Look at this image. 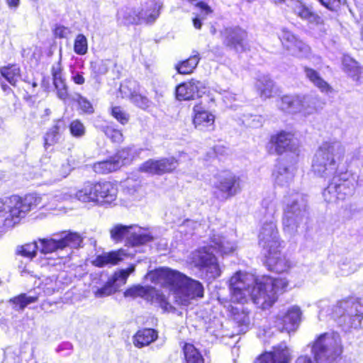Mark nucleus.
Returning <instances> with one entry per match:
<instances>
[{
	"mask_svg": "<svg viewBox=\"0 0 363 363\" xmlns=\"http://www.w3.org/2000/svg\"><path fill=\"white\" fill-rule=\"evenodd\" d=\"M289 285L286 278L263 276L255 278L252 274L237 272L230 279V290L234 302L244 303L250 297L259 308L267 309L277 301L278 293Z\"/></svg>",
	"mask_w": 363,
	"mask_h": 363,
	"instance_id": "obj_2",
	"label": "nucleus"
},
{
	"mask_svg": "<svg viewBox=\"0 0 363 363\" xmlns=\"http://www.w3.org/2000/svg\"><path fill=\"white\" fill-rule=\"evenodd\" d=\"M342 344L337 333L320 335L311 345V352L316 363H334L342 353Z\"/></svg>",
	"mask_w": 363,
	"mask_h": 363,
	"instance_id": "obj_7",
	"label": "nucleus"
},
{
	"mask_svg": "<svg viewBox=\"0 0 363 363\" xmlns=\"http://www.w3.org/2000/svg\"><path fill=\"white\" fill-rule=\"evenodd\" d=\"M38 299L36 296H29L26 294H21L9 300V303L13 305V308L16 311H23L27 306L35 303Z\"/></svg>",
	"mask_w": 363,
	"mask_h": 363,
	"instance_id": "obj_39",
	"label": "nucleus"
},
{
	"mask_svg": "<svg viewBox=\"0 0 363 363\" xmlns=\"http://www.w3.org/2000/svg\"><path fill=\"white\" fill-rule=\"evenodd\" d=\"M271 270L277 273L287 272L291 266V262L282 255L280 249L272 253L265 254Z\"/></svg>",
	"mask_w": 363,
	"mask_h": 363,
	"instance_id": "obj_22",
	"label": "nucleus"
},
{
	"mask_svg": "<svg viewBox=\"0 0 363 363\" xmlns=\"http://www.w3.org/2000/svg\"><path fill=\"white\" fill-rule=\"evenodd\" d=\"M191 84L182 83L176 89V96L178 100H191L194 99V92L190 89Z\"/></svg>",
	"mask_w": 363,
	"mask_h": 363,
	"instance_id": "obj_48",
	"label": "nucleus"
},
{
	"mask_svg": "<svg viewBox=\"0 0 363 363\" xmlns=\"http://www.w3.org/2000/svg\"><path fill=\"white\" fill-rule=\"evenodd\" d=\"M345 154L343 145L340 141L334 140L323 143L313 157V173L324 178L333 177L332 181L323 191V196L328 203L345 200L354 193V180L348 179L347 173L337 172L339 164Z\"/></svg>",
	"mask_w": 363,
	"mask_h": 363,
	"instance_id": "obj_1",
	"label": "nucleus"
},
{
	"mask_svg": "<svg viewBox=\"0 0 363 363\" xmlns=\"http://www.w3.org/2000/svg\"><path fill=\"white\" fill-rule=\"evenodd\" d=\"M124 191L130 195H133L135 192L137 191L138 187L139 186L138 184L133 182V180L128 179L124 183Z\"/></svg>",
	"mask_w": 363,
	"mask_h": 363,
	"instance_id": "obj_61",
	"label": "nucleus"
},
{
	"mask_svg": "<svg viewBox=\"0 0 363 363\" xmlns=\"http://www.w3.org/2000/svg\"><path fill=\"white\" fill-rule=\"evenodd\" d=\"M162 174L174 171L178 166L177 160L173 157H163L158 160Z\"/></svg>",
	"mask_w": 363,
	"mask_h": 363,
	"instance_id": "obj_49",
	"label": "nucleus"
},
{
	"mask_svg": "<svg viewBox=\"0 0 363 363\" xmlns=\"http://www.w3.org/2000/svg\"><path fill=\"white\" fill-rule=\"evenodd\" d=\"M87 39L83 34L77 35L74 43V51L79 55H84L87 52Z\"/></svg>",
	"mask_w": 363,
	"mask_h": 363,
	"instance_id": "obj_51",
	"label": "nucleus"
},
{
	"mask_svg": "<svg viewBox=\"0 0 363 363\" xmlns=\"http://www.w3.org/2000/svg\"><path fill=\"white\" fill-rule=\"evenodd\" d=\"M301 95H285L277 101V106L281 111L288 113L300 112Z\"/></svg>",
	"mask_w": 363,
	"mask_h": 363,
	"instance_id": "obj_24",
	"label": "nucleus"
},
{
	"mask_svg": "<svg viewBox=\"0 0 363 363\" xmlns=\"http://www.w3.org/2000/svg\"><path fill=\"white\" fill-rule=\"evenodd\" d=\"M251 121H250V118L245 121L247 125L252 128H258L262 125V118L260 116H251Z\"/></svg>",
	"mask_w": 363,
	"mask_h": 363,
	"instance_id": "obj_63",
	"label": "nucleus"
},
{
	"mask_svg": "<svg viewBox=\"0 0 363 363\" xmlns=\"http://www.w3.org/2000/svg\"><path fill=\"white\" fill-rule=\"evenodd\" d=\"M152 239L153 237L149 232L134 225L128 237V242L133 246H138L150 242Z\"/></svg>",
	"mask_w": 363,
	"mask_h": 363,
	"instance_id": "obj_29",
	"label": "nucleus"
},
{
	"mask_svg": "<svg viewBox=\"0 0 363 363\" xmlns=\"http://www.w3.org/2000/svg\"><path fill=\"white\" fill-rule=\"evenodd\" d=\"M199 55V53H196L177 65L176 69L177 72L182 74H188L193 72L199 62L200 58Z\"/></svg>",
	"mask_w": 363,
	"mask_h": 363,
	"instance_id": "obj_40",
	"label": "nucleus"
},
{
	"mask_svg": "<svg viewBox=\"0 0 363 363\" xmlns=\"http://www.w3.org/2000/svg\"><path fill=\"white\" fill-rule=\"evenodd\" d=\"M322 5L331 11L337 10L342 4V0H319Z\"/></svg>",
	"mask_w": 363,
	"mask_h": 363,
	"instance_id": "obj_60",
	"label": "nucleus"
},
{
	"mask_svg": "<svg viewBox=\"0 0 363 363\" xmlns=\"http://www.w3.org/2000/svg\"><path fill=\"white\" fill-rule=\"evenodd\" d=\"M184 353L186 363H203L201 354L193 345L186 344Z\"/></svg>",
	"mask_w": 363,
	"mask_h": 363,
	"instance_id": "obj_42",
	"label": "nucleus"
},
{
	"mask_svg": "<svg viewBox=\"0 0 363 363\" xmlns=\"http://www.w3.org/2000/svg\"><path fill=\"white\" fill-rule=\"evenodd\" d=\"M283 227L285 233L294 235L306 216L307 199L298 192H293L284 197Z\"/></svg>",
	"mask_w": 363,
	"mask_h": 363,
	"instance_id": "obj_6",
	"label": "nucleus"
},
{
	"mask_svg": "<svg viewBox=\"0 0 363 363\" xmlns=\"http://www.w3.org/2000/svg\"><path fill=\"white\" fill-rule=\"evenodd\" d=\"M271 141L274 144L278 154H282L286 150L294 151L296 150V139L290 133L281 132L277 135L272 136Z\"/></svg>",
	"mask_w": 363,
	"mask_h": 363,
	"instance_id": "obj_21",
	"label": "nucleus"
},
{
	"mask_svg": "<svg viewBox=\"0 0 363 363\" xmlns=\"http://www.w3.org/2000/svg\"><path fill=\"white\" fill-rule=\"evenodd\" d=\"M92 71L96 75L105 74L108 70V65L106 61L101 60L91 63Z\"/></svg>",
	"mask_w": 363,
	"mask_h": 363,
	"instance_id": "obj_56",
	"label": "nucleus"
},
{
	"mask_svg": "<svg viewBox=\"0 0 363 363\" xmlns=\"http://www.w3.org/2000/svg\"><path fill=\"white\" fill-rule=\"evenodd\" d=\"M145 4V10L143 7L137 9L130 7L121 9L117 13L118 21L125 25L154 23L160 16L162 4L152 0Z\"/></svg>",
	"mask_w": 363,
	"mask_h": 363,
	"instance_id": "obj_8",
	"label": "nucleus"
},
{
	"mask_svg": "<svg viewBox=\"0 0 363 363\" xmlns=\"http://www.w3.org/2000/svg\"><path fill=\"white\" fill-rule=\"evenodd\" d=\"M303 71L306 77L322 93L329 94L333 91L332 86L322 78L318 72L308 67H304Z\"/></svg>",
	"mask_w": 363,
	"mask_h": 363,
	"instance_id": "obj_26",
	"label": "nucleus"
},
{
	"mask_svg": "<svg viewBox=\"0 0 363 363\" xmlns=\"http://www.w3.org/2000/svg\"><path fill=\"white\" fill-rule=\"evenodd\" d=\"M237 245L234 240H232L218 234H213L210 238L208 247L199 248L191 252L190 260L196 267L205 272L208 280L215 279L220 275V269L217 259L213 254L211 249L223 255L234 252Z\"/></svg>",
	"mask_w": 363,
	"mask_h": 363,
	"instance_id": "obj_4",
	"label": "nucleus"
},
{
	"mask_svg": "<svg viewBox=\"0 0 363 363\" xmlns=\"http://www.w3.org/2000/svg\"><path fill=\"white\" fill-rule=\"evenodd\" d=\"M340 314L339 323L349 328H357L363 317V305L359 301H344L335 311Z\"/></svg>",
	"mask_w": 363,
	"mask_h": 363,
	"instance_id": "obj_11",
	"label": "nucleus"
},
{
	"mask_svg": "<svg viewBox=\"0 0 363 363\" xmlns=\"http://www.w3.org/2000/svg\"><path fill=\"white\" fill-rule=\"evenodd\" d=\"M135 271V266L131 265L127 269H121L114 273L101 288L94 286L93 293L96 298H103L114 294L126 283L128 276Z\"/></svg>",
	"mask_w": 363,
	"mask_h": 363,
	"instance_id": "obj_12",
	"label": "nucleus"
},
{
	"mask_svg": "<svg viewBox=\"0 0 363 363\" xmlns=\"http://www.w3.org/2000/svg\"><path fill=\"white\" fill-rule=\"evenodd\" d=\"M140 171L150 174L162 175L158 160L150 159L140 167Z\"/></svg>",
	"mask_w": 363,
	"mask_h": 363,
	"instance_id": "obj_47",
	"label": "nucleus"
},
{
	"mask_svg": "<svg viewBox=\"0 0 363 363\" xmlns=\"http://www.w3.org/2000/svg\"><path fill=\"white\" fill-rule=\"evenodd\" d=\"M45 206L43 197L35 194H27L23 198L13 195L0 200V216H6L1 232L12 228L30 211Z\"/></svg>",
	"mask_w": 363,
	"mask_h": 363,
	"instance_id": "obj_5",
	"label": "nucleus"
},
{
	"mask_svg": "<svg viewBox=\"0 0 363 363\" xmlns=\"http://www.w3.org/2000/svg\"><path fill=\"white\" fill-rule=\"evenodd\" d=\"M133 150L130 147L121 149L112 157L114 160H118L120 162V167L128 163L132 160Z\"/></svg>",
	"mask_w": 363,
	"mask_h": 363,
	"instance_id": "obj_53",
	"label": "nucleus"
},
{
	"mask_svg": "<svg viewBox=\"0 0 363 363\" xmlns=\"http://www.w3.org/2000/svg\"><path fill=\"white\" fill-rule=\"evenodd\" d=\"M300 112L304 115H309L316 111L319 107L320 100L317 96L303 95L301 96Z\"/></svg>",
	"mask_w": 363,
	"mask_h": 363,
	"instance_id": "obj_34",
	"label": "nucleus"
},
{
	"mask_svg": "<svg viewBox=\"0 0 363 363\" xmlns=\"http://www.w3.org/2000/svg\"><path fill=\"white\" fill-rule=\"evenodd\" d=\"M193 111V123L196 129L202 131L213 130L215 116L211 113L205 110L201 104L195 105Z\"/></svg>",
	"mask_w": 363,
	"mask_h": 363,
	"instance_id": "obj_18",
	"label": "nucleus"
},
{
	"mask_svg": "<svg viewBox=\"0 0 363 363\" xmlns=\"http://www.w3.org/2000/svg\"><path fill=\"white\" fill-rule=\"evenodd\" d=\"M342 67L346 72L354 81H358L362 74V67L359 63L349 55L342 57Z\"/></svg>",
	"mask_w": 363,
	"mask_h": 363,
	"instance_id": "obj_32",
	"label": "nucleus"
},
{
	"mask_svg": "<svg viewBox=\"0 0 363 363\" xmlns=\"http://www.w3.org/2000/svg\"><path fill=\"white\" fill-rule=\"evenodd\" d=\"M255 86L260 97L264 99L272 97L274 92V82L268 76H261L257 80Z\"/></svg>",
	"mask_w": 363,
	"mask_h": 363,
	"instance_id": "obj_30",
	"label": "nucleus"
},
{
	"mask_svg": "<svg viewBox=\"0 0 363 363\" xmlns=\"http://www.w3.org/2000/svg\"><path fill=\"white\" fill-rule=\"evenodd\" d=\"M187 84L191 85L190 89L194 92V98L196 96L201 97V94L206 91V83L203 81L191 79L187 82Z\"/></svg>",
	"mask_w": 363,
	"mask_h": 363,
	"instance_id": "obj_54",
	"label": "nucleus"
},
{
	"mask_svg": "<svg viewBox=\"0 0 363 363\" xmlns=\"http://www.w3.org/2000/svg\"><path fill=\"white\" fill-rule=\"evenodd\" d=\"M282 3H285L287 6L290 7L295 15L303 21H306L309 23L313 25H319L322 23V18L317 13L313 12L311 7L306 6L301 0H286Z\"/></svg>",
	"mask_w": 363,
	"mask_h": 363,
	"instance_id": "obj_17",
	"label": "nucleus"
},
{
	"mask_svg": "<svg viewBox=\"0 0 363 363\" xmlns=\"http://www.w3.org/2000/svg\"><path fill=\"white\" fill-rule=\"evenodd\" d=\"M294 171L293 165H289L284 161L279 162L273 172L275 183L281 186H288L294 179Z\"/></svg>",
	"mask_w": 363,
	"mask_h": 363,
	"instance_id": "obj_20",
	"label": "nucleus"
},
{
	"mask_svg": "<svg viewBox=\"0 0 363 363\" xmlns=\"http://www.w3.org/2000/svg\"><path fill=\"white\" fill-rule=\"evenodd\" d=\"M196 6L201 10V13L203 16H208L213 12L211 8L205 2L199 1L196 4Z\"/></svg>",
	"mask_w": 363,
	"mask_h": 363,
	"instance_id": "obj_64",
	"label": "nucleus"
},
{
	"mask_svg": "<svg viewBox=\"0 0 363 363\" xmlns=\"http://www.w3.org/2000/svg\"><path fill=\"white\" fill-rule=\"evenodd\" d=\"M156 301L160 303L161 308H162L165 311H170L173 308V307L169 304L167 298L164 295L156 293Z\"/></svg>",
	"mask_w": 363,
	"mask_h": 363,
	"instance_id": "obj_59",
	"label": "nucleus"
},
{
	"mask_svg": "<svg viewBox=\"0 0 363 363\" xmlns=\"http://www.w3.org/2000/svg\"><path fill=\"white\" fill-rule=\"evenodd\" d=\"M52 75L58 98L62 100L67 99L68 97V87L66 84V80L63 77L62 69L60 62L52 66Z\"/></svg>",
	"mask_w": 363,
	"mask_h": 363,
	"instance_id": "obj_23",
	"label": "nucleus"
},
{
	"mask_svg": "<svg viewBox=\"0 0 363 363\" xmlns=\"http://www.w3.org/2000/svg\"><path fill=\"white\" fill-rule=\"evenodd\" d=\"M82 237L77 233L63 232L55 238L38 240L39 252L43 255L59 253L67 247L77 248L81 247Z\"/></svg>",
	"mask_w": 363,
	"mask_h": 363,
	"instance_id": "obj_9",
	"label": "nucleus"
},
{
	"mask_svg": "<svg viewBox=\"0 0 363 363\" xmlns=\"http://www.w3.org/2000/svg\"><path fill=\"white\" fill-rule=\"evenodd\" d=\"M259 245L265 251V254L281 248L277 225L272 219L263 223L259 234Z\"/></svg>",
	"mask_w": 363,
	"mask_h": 363,
	"instance_id": "obj_13",
	"label": "nucleus"
},
{
	"mask_svg": "<svg viewBox=\"0 0 363 363\" xmlns=\"http://www.w3.org/2000/svg\"><path fill=\"white\" fill-rule=\"evenodd\" d=\"M130 85V82L121 85L120 92L122 95V97L130 99L132 103L143 109L148 108L150 104L149 99L147 97L136 93L135 91H132L129 89Z\"/></svg>",
	"mask_w": 363,
	"mask_h": 363,
	"instance_id": "obj_25",
	"label": "nucleus"
},
{
	"mask_svg": "<svg viewBox=\"0 0 363 363\" xmlns=\"http://www.w3.org/2000/svg\"><path fill=\"white\" fill-rule=\"evenodd\" d=\"M289 52L297 57L308 58L311 55V49L308 45L298 38Z\"/></svg>",
	"mask_w": 363,
	"mask_h": 363,
	"instance_id": "obj_43",
	"label": "nucleus"
},
{
	"mask_svg": "<svg viewBox=\"0 0 363 363\" xmlns=\"http://www.w3.org/2000/svg\"><path fill=\"white\" fill-rule=\"evenodd\" d=\"M340 267L342 272V275L347 276L356 272L358 269V265L354 262L348 261L347 262H342Z\"/></svg>",
	"mask_w": 363,
	"mask_h": 363,
	"instance_id": "obj_58",
	"label": "nucleus"
},
{
	"mask_svg": "<svg viewBox=\"0 0 363 363\" xmlns=\"http://www.w3.org/2000/svg\"><path fill=\"white\" fill-rule=\"evenodd\" d=\"M100 130L106 136L111 139L113 143H120L123 140V135L120 130L116 129L112 125H104L100 126Z\"/></svg>",
	"mask_w": 363,
	"mask_h": 363,
	"instance_id": "obj_45",
	"label": "nucleus"
},
{
	"mask_svg": "<svg viewBox=\"0 0 363 363\" xmlns=\"http://www.w3.org/2000/svg\"><path fill=\"white\" fill-rule=\"evenodd\" d=\"M225 45L237 52L243 51L247 32L239 26L227 27L220 32Z\"/></svg>",
	"mask_w": 363,
	"mask_h": 363,
	"instance_id": "obj_14",
	"label": "nucleus"
},
{
	"mask_svg": "<svg viewBox=\"0 0 363 363\" xmlns=\"http://www.w3.org/2000/svg\"><path fill=\"white\" fill-rule=\"evenodd\" d=\"M213 182L216 196L225 201L241 191V179L240 177L229 171L218 174Z\"/></svg>",
	"mask_w": 363,
	"mask_h": 363,
	"instance_id": "obj_10",
	"label": "nucleus"
},
{
	"mask_svg": "<svg viewBox=\"0 0 363 363\" xmlns=\"http://www.w3.org/2000/svg\"><path fill=\"white\" fill-rule=\"evenodd\" d=\"M262 207L266 209L267 213L271 217L275 213V205L272 200L264 199L262 203Z\"/></svg>",
	"mask_w": 363,
	"mask_h": 363,
	"instance_id": "obj_62",
	"label": "nucleus"
},
{
	"mask_svg": "<svg viewBox=\"0 0 363 363\" xmlns=\"http://www.w3.org/2000/svg\"><path fill=\"white\" fill-rule=\"evenodd\" d=\"M38 251H39V247L36 241L23 245H19L16 250L17 255L29 259L35 257Z\"/></svg>",
	"mask_w": 363,
	"mask_h": 363,
	"instance_id": "obj_41",
	"label": "nucleus"
},
{
	"mask_svg": "<svg viewBox=\"0 0 363 363\" xmlns=\"http://www.w3.org/2000/svg\"><path fill=\"white\" fill-rule=\"evenodd\" d=\"M157 338V333L151 328L140 330L133 337V344L141 348L149 345Z\"/></svg>",
	"mask_w": 363,
	"mask_h": 363,
	"instance_id": "obj_28",
	"label": "nucleus"
},
{
	"mask_svg": "<svg viewBox=\"0 0 363 363\" xmlns=\"http://www.w3.org/2000/svg\"><path fill=\"white\" fill-rule=\"evenodd\" d=\"M71 135L77 138H82L86 133L84 125L78 119L74 120L69 125Z\"/></svg>",
	"mask_w": 363,
	"mask_h": 363,
	"instance_id": "obj_52",
	"label": "nucleus"
},
{
	"mask_svg": "<svg viewBox=\"0 0 363 363\" xmlns=\"http://www.w3.org/2000/svg\"><path fill=\"white\" fill-rule=\"evenodd\" d=\"M96 188L97 204H110L116 199L118 189L114 184L110 182H97Z\"/></svg>",
	"mask_w": 363,
	"mask_h": 363,
	"instance_id": "obj_19",
	"label": "nucleus"
},
{
	"mask_svg": "<svg viewBox=\"0 0 363 363\" xmlns=\"http://www.w3.org/2000/svg\"><path fill=\"white\" fill-rule=\"evenodd\" d=\"M122 259L121 251H117L99 255L94 263L96 267H102L108 264H116Z\"/></svg>",
	"mask_w": 363,
	"mask_h": 363,
	"instance_id": "obj_37",
	"label": "nucleus"
},
{
	"mask_svg": "<svg viewBox=\"0 0 363 363\" xmlns=\"http://www.w3.org/2000/svg\"><path fill=\"white\" fill-rule=\"evenodd\" d=\"M291 351L285 343L273 347L270 352L261 354L255 363H289Z\"/></svg>",
	"mask_w": 363,
	"mask_h": 363,
	"instance_id": "obj_16",
	"label": "nucleus"
},
{
	"mask_svg": "<svg viewBox=\"0 0 363 363\" xmlns=\"http://www.w3.org/2000/svg\"><path fill=\"white\" fill-rule=\"evenodd\" d=\"M301 314L298 306H291L286 313H279L277 316L275 326L281 332L294 330L301 322Z\"/></svg>",
	"mask_w": 363,
	"mask_h": 363,
	"instance_id": "obj_15",
	"label": "nucleus"
},
{
	"mask_svg": "<svg viewBox=\"0 0 363 363\" xmlns=\"http://www.w3.org/2000/svg\"><path fill=\"white\" fill-rule=\"evenodd\" d=\"M96 191V183L87 182L74 194V197L82 202L97 203Z\"/></svg>",
	"mask_w": 363,
	"mask_h": 363,
	"instance_id": "obj_27",
	"label": "nucleus"
},
{
	"mask_svg": "<svg viewBox=\"0 0 363 363\" xmlns=\"http://www.w3.org/2000/svg\"><path fill=\"white\" fill-rule=\"evenodd\" d=\"M0 73L2 77L13 86H17L18 82L21 80V69L16 65L1 67Z\"/></svg>",
	"mask_w": 363,
	"mask_h": 363,
	"instance_id": "obj_31",
	"label": "nucleus"
},
{
	"mask_svg": "<svg viewBox=\"0 0 363 363\" xmlns=\"http://www.w3.org/2000/svg\"><path fill=\"white\" fill-rule=\"evenodd\" d=\"M133 228L134 225L117 224L110 230L111 238L116 242H121L125 238L128 240V237Z\"/></svg>",
	"mask_w": 363,
	"mask_h": 363,
	"instance_id": "obj_38",
	"label": "nucleus"
},
{
	"mask_svg": "<svg viewBox=\"0 0 363 363\" xmlns=\"http://www.w3.org/2000/svg\"><path fill=\"white\" fill-rule=\"evenodd\" d=\"M58 277H48L45 279L44 284V292L48 295H51L57 291H59L62 287L61 281L58 280Z\"/></svg>",
	"mask_w": 363,
	"mask_h": 363,
	"instance_id": "obj_50",
	"label": "nucleus"
},
{
	"mask_svg": "<svg viewBox=\"0 0 363 363\" xmlns=\"http://www.w3.org/2000/svg\"><path fill=\"white\" fill-rule=\"evenodd\" d=\"M65 128V123L62 120H57L55 125L49 129L44 137V145L46 148L57 143L60 138V130Z\"/></svg>",
	"mask_w": 363,
	"mask_h": 363,
	"instance_id": "obj_33",
	"label": "nucleus"
},
{
	"mask_svg": "<svg viewBox=\"0 0 363 363\" xmlns=\"http://www.w3.org/2000/svg\"><path fill=\"white\" fill-rule=\"evenodd\" d=\"M153 289L149 286H135L127 289L124 292L125 297H143L145 298L152 294Z\"/></svg>",
	"mask_w": 363,
	"mask_h": 363,
	"instance_id": "obj_46",
	"label": "nucleus"
},
{
	"mask_svg": "<svg viewBox=\"0 0 363 363\" xmlns=\"http://www.w3.org/2000/svg\"><path fill=\"white\" fill-rule=\"evenodd\" d=\"M147 279L155 284L169 288L174 301L188 306L191 301L203 296L204 289L201 282L169 268H159L150 272Z\"/></svg>",
	"mask_w": 363,
	"mask_h": 363,
	"instance_id": "obj_3",
	"label": "nucleus"
},
{
	"mask_svg": "<svg viewBox=\"0 0 363 363\" xmlns=\"http://www.w3.org/2000/svg\"><path fill=\"white\" fill-rule=\"evenodd\" d=\"M76 101H77L80 109L84 113H92L94 112L91 104L86 98L79 94L77 95Z\"/></svg>",
	"mask_w": 363,
	"mask_h": 363,
	"instance_id": "obj_57",
	"label": "nucleus"
},
{
	"mask_svg": "<svg viewBox=\"0 0 363 363\" xmlns=\"http://www.w3.org/2000/svg\"><path fill=\"white\" fill-rule=\"evenodd\" d=\"M233 319L238 325V331L245 333L250 324V317L243 310L242 307L233 308Z\"/></svg>",
	"mask_w": 363,
	"mask_h": 363,
	"instance_id": "obj_36",
	"label": "nucleus"
},
{
	"mask_svg": "<svg viewBox=\"0 0 363 363\" xmlns=\"http://www.w3.org/2000/svg\"><path fill=\"white\" fill-rule=\"evenodd\" d=\"M279 38L283 46L289 51L294 45L298 40V38L294 35L291 31L286 28L281 29L279 33Z\"/></svg>",
	"mask_w": 363,
	"mask_h": 363,
	"instance_id": "obj_44",
	"label": "nucleus"
},
{
	"mask_svg": "<svg viewBox=\"0 0 363 363\" xmlns=\"http://www.w3.org/2000/svg\"><path fill=\"white\" fill-rule=\"evenodd\" d=\"M111 115L123 125L128 122V114H127L125 111L120 106L113 107L111 109Z\"/></svg>",
	"mask_w": 363,
	"mask_h": 363,
	"instance_id": "obj_55",
	"label": "nucleus"
},
{
	"mask_svg": "<svg viewBox=\"0 0 363 363\" xmlns=\"http://www.w3.org/2000/svg\"><path fill=\"white\" fill-rule=\"evenodd\" d=\"M120 168V162L114 160L113 157L109 160L96 162L93 164L92 169L97 174H108L116 171Z\"/></svg>",
	"mask_w": 363,
	"mask_h": 363,
	"instance_id": "obj_35",
	"label": "nucleus"
}]
</instances>
